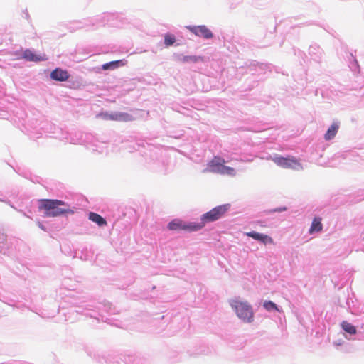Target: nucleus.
Masks as SVG:
<instances>
[{"mask_svg": "<svg viewBox=\"0 0 364 364\" xmlns=\"http://www.w3.org/2000/svg\"><path fill=\"white\" fill-rule=\"evenodd\" d=\"M23 58L28 61L33 62L44 61L47 60L46 55L45 54L36 55L32 50L28 49L23 52Z\"/></svg>", "mask_w": 364, "mask_h": 364, "instance_id": "nucleus-8", "label": "nucleus"}, {"mask_svg": "<svg viewBox=\"0 0 364 364\" xmlns=\"http://www.w3.org/2000/svg\"><path fill=\"white\" fill-rule=\"evenodd\" d=\"M38 202L39 209L44 210V214L47 217L54 218L74 213L69 205L60 200L40 199Z\"/></svg>", "mask_w": 364, "mask_h": 364, "instance_id": "nucleus-1", "label": "nucleus"}, {"mask_svg": "<svg viewBox=\"0 0 364 364\" xmlns=\"http://www.w3.org/2000/svg\"><path fill=\"white\" fill-rule=\"evenodd\" d=\"M119 65H124V64L122 63V60H115L112 61L107 63H105L102 65V69L106 70L109 69H114L117 68Z\"/></svg>", "mask_w": 364, "mask_h": 364, "instance_id": "nucleus-17", "label": "nucleus"}, {"mask_svg": "<svg viewBox=\"0 0 364 364\" xmlns=\"http://www.w3.org/2000/svg\"><path fill=\"white\" fill-rule=\"evenodd\" d=\"M88 218L91 221L95 223L99 226H105L107 224L106 220L97 213L91 212L89 213Z\"/></svg>", "mask_w": 364, "mask_h": 364, "instance_id": "nucleus-11", "label": "nucleus"}, {"mask_svg": "<svg viewBox=\"0 0 364 364\" xmlns=\"http://www.w3.org/2000/svg\"><path fill=\"white\" fill-rule=\"evenodd\" d=\"M199 60H203V58H201L200 56H196V55H186V56H183L182 58V61L184 63H187V62L196 63Z\"/></svg>", "mask_w": 364, "mask_h": 364, "instance_id": "nucleus-21", "label": "nucleus"}, {"mask_svg": "<svg viewBox=\"0 0 364 364\" xmlns=\"http://www.w3.org/2000/svg\"><path fill=\"white\" fill-rule=\"evenodd\" d=\"M104 117H105V119H111V120H114V121H116V119H115V118H117V117H116V113H114V114H104Z\"/></svg>", "mask_w": 364, "mask_h": 364, "instance_id": "nucleus-22", "label": "nucleus"}, {"mask_svg": "<svg viewBox=\"0 0 364 364\" xmlns=\"http://www.w3.org/2000/svg\"><path fill=\"white\" fill-rule=\"evenodd\" d=\"M230 204H224L215 207L201 216L200 223H196L198 225H202V228L208 223L215 221L222 218L230 209Z\"/></svg>", "mask_w": 364, "mask_h": 364, "instance_id": "nucleus-3", "label": "nucleus"}, {"mask_svg": "<svg viewBox=\"0 0 364 364\" xmlns=\"http://www.w3.org/2000/svg\"><path fill=\"white\" fill-rule=\"evenodd\" d=\"M50 77L57 81H66L69 77V75L66 70L56 68L51 72Z\"/></svg>", "mask_w": 364, "mask_h": 364, "instance_id": "nucleus-10", "label": "nucleus"}, {"mask_svg": "<svg viewBox=\"0 0 364 364\" xmlns=\"http://www.w3.org/2000/svg\"><path fill=\"white\" fill-rule=\"evenodd\" d=\"M187 28L197 36L203 37L207 39L213 37L211 31L205 26H187Z\"/></svg>", "mask_w": 364, "mask_h": 364, "instance_id": "nucleus-6", "label": "nucleus"}, {"mask_svg": "<svg viewBox=\"0 0 364 364\" xmlns=\"http://www.w3.org/2000/svg\"><path fill=\"white\" fill-rule=\"evenodd\" d=\"M273 161L280 167L284 168H290V169H301L302 166L299 163V161L294 156H288V157H275L273 159Z\"/></svg>", "mask_w": 364, "mask_h": 364, "instance_id": "nucleus-5", "label": "nucleus"}, {"mask_svg": "<svg viewBox=\"0 0 364 364\" xmlns=\"http://www.w3.org/2000/svg\"><path fill=\"white\" fill-rule=\"evenodd\" d=\"M119 65H124V64L122 63V60H115L112 61L107 63H105L102 65V69L106 70L109 69H114L117 68Z\"/></svg>", "mask_w": 364, "mask_h": 364, "instance_id": "nucleus-16", "label": "nucleus"}, {"mask_svg": "<svg viewBox=\"0 0 364 364\" xmlns=\"http://www.w3.org/2000/svg\"><path fill=\"white\" fill-rule=\"evenodd\" d=\"M225 163V161L223 158L214 156L208 164L209 171L220 173Z\"/></svg>", "mask_w": 364, "mask_h": 364, "instance_id": "nucleus-7", "label": "nucleus"}, {"mask_svg": "<svg viewBox=\"0 0 364 364\" xmlns=\"http://www.w3.org/2000/svg\"><path fill=\"white\" fill-rule=\"evenodd\" d=\"M263 306L266 310H267L269 311H272V310L280 311V310L278 309L276 304H274V302H272L271 301H264L263 304Z\"/></svg>", "mask_w": 364, "mask_h": 364, "instance_id": "nucleus-19", "label": "nucleus"}, {"mask_svg": "<svg viewBox=\"0 0 364 364\" xmlns=\"http://www.w3.org/2000/svg\"><path fill=\"white\" fill-rule=\"evenodd\" d=\"M283 210H286V208H279V209L278 210V211H283Z\"/></svg>", "mask_w": 364, "mask_h": 364, "instance_id": "nucleus-23", "label": "nucleus"}, {"mask_svg": "<svg viewBox=\"0 0 364 364\" xmlns=\"http://www.w3.org/2000/svg\"><path fill=\"white\" fill-rule=\"evenodd\" d=\"M230 305L240 319L247 323L253 321L254 313L252 308L247 302L232 299L230 301Z\"/></svg>", "mask_w": 364, "mask_h": 364, "instance_id": "nucleus-2", "label": "nucleus"}, {"mask_svg": "<svg viewBox=\"0 0 364 364\" xmlns=\"http://www.w3.org/2000/svg\"><path fill=\"white\" fill-rule=\"evenodd\" d=\"M220 174L235 176L236 173L233 168L227 166L224 164L223 167H222Z\"/></svg>", "mask_w": 364, "mask_h": 364, "instance_id": "nucleus-18", "label": "nucleus"}, {"mask_svg": "<svg viewBox=\"0 0 364 364\" xmlns=\"http://www.w3.org/2000/svg\"><path fill=\"white\" fill-rule=\"evenodd\" d=\"M338 128L339 126L337 123H333L324 135L325 139L327 141L332 139L337 134Z\"/></svg>", "mask_w": 364, "mask_h": 364, "instance_id": "nucleus-13", "label": "nucleus"}, {"mask_svg": "<svg viewBox=\"0 0 364 364\" xmlns=\"http://www.w3.org/2000/svg\"><path fill=\"white\" fill-rule=\"evenodd\" d=\"M322 229L323 225L321 223V218L318 217L314 218L309 229V233L312 234L314 232H320Z\"/></svg>", "mask_w": 364, "mask_h": 364, "instance_id": "nucleus-12", "label": "nucleus"}, {"mask_svg": "<svg viewBox=\"0 0 364 364\" xmlns=\"http://www.w3.org/2000/svg\"><path fill=\"white\" fill-rule=\"evenodd\" d=\"M342 328L350 335H355L357 332L355 327L348 321H343L341 323Z\"/></svg>", "mask_w": 364, "mask_h": 364, "instance_id": "nucleus-14", "label": "nucleus"}, {"mask_svg": "<svg viewBox=\"0 0 364 364\" xmlns=\"http://www.w3.org/2000/svg\"><path fill=\"white\" fill-rule=\"evenodd\" d=\"M116 121L129 122L133 120V117L128 113L119 112L116 113Z\"/></svg>", "mask_w": 364, "mask_h": 364, "instance_id": "nucleus-15", "label": "nucleus"}, {"mask_svg": "<svg viewBox=\"0 0 364 364\" xmlns=\"http://www.w3.org/2000/svg\"><path fill=\"white\" fill-rule=\"evenodd\" d=\"M176 42V38L173 35L166 34L164 36V44L166 47L171 46Z\"/></svg>", "mask_w": 364, "mask_h": 364, "instance_id": "nucleus-20", "label": "nucleus"}, {"mask_svg": "<svg viewBox=\"0 0 364 364\" xmlns=\"http://www.w3.org/2000/svg\"><path fill=\"white\" fill-rule=\"evenodd\" d=\"M168 228L170 230H185V231H198L202 228V225H198L196 223H186L180 219H174L168 224Z\"/></svg>", "mask_w": 364, "mask_h": 364, "instance_id": "nucleus-4", "label": "nucleus"}, {"mask_svg": "<svg viewBox=\"0 0 364 364\" xmlns=\"http://www.w3.org/2000/svg\"><path fill=\"white\" fill-rule=\"evenodd\" d=\"M246 235L252 237L256 240L260 241L264 244H272L273 240L272 237L267 235L259 233L255 231L249 232L246 233Z\"/></svg>", "mask_w": 364, "mask_h": 364, "instance_id": "nucleus-9", "label": "nucleus"}]
</instances>
